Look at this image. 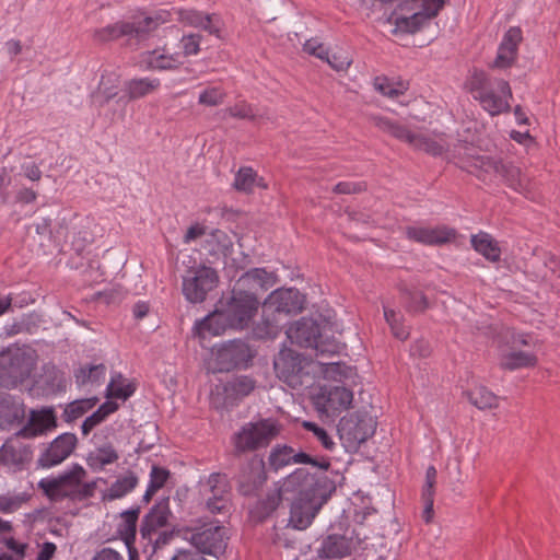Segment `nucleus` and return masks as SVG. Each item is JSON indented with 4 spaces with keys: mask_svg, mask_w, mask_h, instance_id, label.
Returning a JSON list of instances; mask_svg holds the SVG:
<instances>
[{
    "mask_svg": "<svg viewBox=\"0 0 560 560\" xmlns=\"http://www.w3.org/2000/svg\"><path fill=\"white\" fill-rule=\"evenodd\" d=\"M332 482L324 474L310 472L298 468L284 479V490L296 493L290 511L289 524L295 529L308 527L327 501Z\"/></svg>",
    "mask_w": 560,
    "mask_h": 560,
    "instance_id": "nucleus-1",
    "label": "nucleus"
},
{
    "mask_svg": "<svg viewBox=\"0 0 560 560\" xmlns=\"http://www.w3.org/2000/svg\"><path fill=\"white\" fill-rule=\"evenodd\" d=\"M466 88L491 116L509 110L508 98L512 97V92L508 81L491 79L485 71L475 69L466 81Z\"/></svg>",
    "mask_w": 560,
    "mask_h": 560,
    "instance_id": "nucleus-2",
    "label": "nucleus"
},
{
    "mask_svg": "<svg viewBox=\"0 0 560 560\" xmlns=\"http://www.w3.org/2000/svg\"><path fill=\"white\" fill-rule=\"evenodd\" d=\"M171 13L159 10L149 16H136L131 21H118L114 24L94 31L93 38L100 43L117 40L127 37L128 40L141 42L147 39L160 25L168 23Z\"/></svg>",
    "mask_w": 560,
    "mask_h": 560,
    "instance_id": "nucleus-3",
    "label": "nucleus"
},
{
    "mask_svg": "<svg viewBox=\"0 0 560 560\" xmlns=\"http://www.w3.org/2000/svg\"><path fill=\"white\" fill-rule=\"evenodd\" d=\"M371 122L381 131L407 142L416 150L424 151L433 156L442 155L448 150V142L444 135H423L410 131L406 126L387 117L374 115L370 117Z\"/></svg>",
    "mask_w": 560,
    "mask_h": 560,
    "instance_id": "nucleus-4",
    "label": "nucleus"
},
{
    "mask_svg": "<svg viewBox=\"0 0 560 560\" xmlns=\"http://www.w3.org/2000/svg\"><path fill=\"white\" fill-rule=\"evenodd\" d=\"M462 167L482 180L486 179L488 174L499 175L512 189L521 194L528 191V177L521 172L520 167L511 163H504L489 156H471L463 161Z\"/></svg>",
    "mask_w": 560,
    "mask_h": 560,
    "instance_id": "nucleus-5",
    "label": "nucleus"
},
{
    "mask_svg": "<svg viewBox=\"0 0 560 560\" xmlns=\"http://www.w3.org/2000/svg\"><path fill=\"white\" fill-rule=\"evenodd\" d=\"M280 429L278 422L270 418L245 423L232 439L235 454L267 447L278 436Z\"/></svg>",
    "mask_w": 560,
    "mask_h": 560,
    "instance_id": "nucleus-6",
    "label": "nucleus"
},
{
    "mask_svg": "<svg viewBox=\"0 0 560 560\" xmlns=\"http://www.w3.org/2000/svg\"><path fill=\"white\" fill-rule=\"evenodd\" d=\"M259 306L255 292H249L241 287H234L231 296L222 308L228 317L231 328L243 329L248 326Z\"/></svg>",
    "mask_w": 560,
    "mask_h": 560,
    "instance_id": "nucleus-7",
    "label": "nucleus"
},
{
    "mask_svg": "<svg viewBox=\"0 0 560 560\" xmlns=\"http://www.w3.org/2000/svg\"><path fill=\"white\" fill-rule=\"evenodd\" d=\"M185 538L200 555L208 553L220 557L228 547L229 530L224 526L209 523L196 528H187Z\"/></svg>",
    "mask_w": 560,
    "mask_h": 560,
    "instance_id": "nucleus-8",
    "label": "nucleus"
},
{
    "mask_svg": "<svg viewBox=\"0 0 560 560\" xmlns=\"http://www.w3.org/2000/svg\"><path fill=\"white\" fill-rule=\"evenodd\" d=\"M310 364L307 358L288 348L281 349L273 362L277 376L292 388L303 385Z\"/></svg>",
    "mask_w": 560,
    "mask_h": 560,
    "instance_id": "nucleus-9",
    "label": "nucleus"
},
{
    "mask_svg": "<svg viewBox=\"0 0 560 560\" xmlns=\"http://www.w3.org/2000/svg\"><path fill=\"white\" fill-rule=\"evenodd\" d=\"M219 282V276L215 269L208 266H199L190 269L183 278V293L191 303H201L207 294L213 290Z\"/></svg>",
    "mask_w": 560,
    "mask_h": 560,
    "instance_id": "nucleus-10",
    "label": "nucleus"
},
{
    "mask_svg": "<svg viewBox=\"0 0 560 560\" xmlns=\"http://www.w3.org/2000/svg\"><path fill=\"white\" fill-rule=\"evenodd\" d=\"M86 477L85 469L74 464L70 470L65 471L57 478L42 479L38 483L45 494L54 501L69 498L73 500L78 485Z\"/></svg>",
    "mask_w": 560,
    "mask_h": 560,
    "instance_id": "nucleus-11",
    "label": "nucleus"
},
{
    "mask_svg": "<svg viewBox=\"0 0 560 560\" xmlns=\"http://www.w3.org/2000/svg\"><path fill=\"white\" fill-rule=\"evenodd\" d=\"M375 422L366 415H350L340 419L338 433L348 448H355L375 432Z\"/></svg>",
    "mask_w": 560,
    "mask_h": 560,
    "instance_id": "nucleus-12",
    "label": "nucleus"
},
{
    "mask_svg": "<svg viewBox=\"0 0 560 560\" xmlns=\"http://www.w3.org/2000/svg\"><path fill=\"white\" fill-rule=\"evenodd\" d=\"M200 493L206 506L212 514L225 512L230 504V483L225 475L212 472L205 481H200Z\"/></svg>",
    "mask_w": 560,
    "mask_h": 560,
    "instance_id": "nucleus-13",
    "label": "nucleus"
},
{
    "mask_svg": "<svg viewBox=\"0 0 560 560\" xmlns=\"http://www.w3.org/2000/svg\"><path fill=\"white\" fill-rule=\"evenodd\" d=\"M268 460L270 467L275 470H279L290 464H308L324 472L327 471L330 467V462L328 458H314L307 453L295 452L293 447L288 445H276L271 450Z\"/></svg>",
    "mask_w": 560,
    "mask_h": 560,
    "instance_id": "nucleus-14",
    "label": "nucleus"
},
{
    "mask_svg": "<svg viewBox=\"0 0 560 560\" xmlns=\"http://www.w3.org/2000/svg\"><path fill=\"white\" fill-rule=\"evenodd\" d=\"M304 298L296 289L275 290L264 302L268 306V314L275 312L281 318L296 314L303 310Z\"/></svg>",
    "mask_w": 560,
    "mask_h": 560,
    "instance_id": "nucleus-15",
    "label": "nucleus"
},
{
    "mask_svg": "<svg viewBox=\"0 0 560 560\" xmlns=\"http://www.w3.org/2000/svg\"><path fill=\"white\" fill-rule=\"evenodd\" d=\"M406 237L410 241L427 245L441 246L455 241L457 231L446 225L436 226H407Z\"/></svg>",
    "mask_w": 560,
    "mask_h": 560,
    "instance_id": "nucleus-16",
    "label": "nucleus"
},
{
    "mask_svg": "<svg viewBox=\"0 0 560 560\" xmlns=\"http://www.w3.org/2000/svg\"><path fill=\"white\" fill-rule=\"evenodd\" d=\"M78 439L73 433H62L57 436L38 457L37 464L50 468L61 464L74 451Z\"/></svg>",
    "mask_w": 560,
    "mask_h": 560,
    "instance_id": "nucleus-17",
    "label": "nucleus"
},
{
    "mask_svg": "<svg viewBox=\"0 0 560 560\" xmlns=\"http://www.w3.org/2000/svg\"><path fill=\"white\" fill-rule=\"evenodd\" d=\"M267 480L265 462L261 457L254 456L243 466L237 476L238 491L243 495H253Z\"/></svg>",
    "mask_w": 560,
    "mask_h": 560,
    "instance_id": "nucleus-18",
    "label": "nucleus"
},
{
    "mask_svg": "<svg viewBox=\"0 0 560 560\" xmlns=\"http://www.w3.org/2000/svg\"><path fill=\"white\" fill-rule=\"evenodd\" d=\"M288 339L304 348H314L323 352L319 347L320 327L312 318L303 317L292 324L285 331Z\"/></svg>",
    "mask_w": 560,
    "mask_h": 560,
    "instance_id": "nucleus-19",
    "label": "nucleus"
},
{
    "mask_svg": "<svg viewBox=\"0 0 560 560\" xmlns=\"http://www.w3.org/2000/svg\"><path fill=\"white\" fill-rule=\"evenodd\" d=\"M353 400V393L345 386H334L318 398L316 408L327 417H335L349 409Z\"/></svg>",
    "mask_w": 560,
    "mask_h": 560,
    "instance_id": "nucleus-20",
    "label": "nucleus"
},
{
    "mask_svg": "<svg viewBox=\"0 0 560 560\" xmlns=\"http://www.w3.org/2000/svg\"><path fill=\"white\" fill-rule=\"evenodd\" d=\"M523 39L520 27H510L503 36L498 54L491 67L506 69L514 65L517 58L518 45Z\"/></svg>",
    "mask_w": 560,
    "mask_h": 560,
    "instance_id": "nucleus-21",
    "label": "nucleus"
},
{
    "mask_svg": "<svg viewBox=\"0 0 560 560\" xmlns=\"http://www.w3.org/2000/svg\"><path fill=\"white\" fill-rule=\"evenodd\" d=\"M20 438L15 433L0 448V463L13 469H22L32 457L30 446L20 442Z\"/></svg>",
    "mask_w": 560,
    "mask_h": 560,
    "instance_id": "nucleus-22",
    "label": "nucleus"
},
{
    "mask_svg": "<svg viewBox=\"0 0 560 560\" xmlns=\"http://www.w3.org/2000/svg\"><path fill=\"white\" fill-rule=\"evenodd\" d=\"M56 416L52 409L32 410L27 424L16 432V436L35 438L56 428Z\"/></svg>",
    "mask_w": 560,
    "mask_h": 560,
    "instance_id": "nucleus-23",
    "label": "nucleus"
},
{
    "mask_svg": "<svg viewBox=\"0 0 560 560\" xmlns=\"http://www.w3.org/2000/svg\"><path fill=\"white\" fill-rule=\"evenodd\" d=\"M170 515L171 510L168 498H164L156 502L142 521V537L148 538V540H152V534H155L158 528L167 524Z\"/></svg>",
    "mask_w": 560,
    "mask_h": 560,
    "instance_id": "nucleus-24",
    "label": "nucleus"
},
{
    "mask_svg": "<svg viewBox=\"0 0 560 560\" xmlns=\"http://www.w3.org/2000/svg\"><path fill=\"white\" fill-rule=\"evenodd\" d=\"M277 282V276L273 272H268L265 268H253L246 271L236 282V287L248 289L249 292H257L258 290L266 291L273 287Z\"/></svg>",
    "mask_w": 560,
    "mask_h": 560,
    "instance_id": "nucleus-25",
    "label": "nucleus"
},
{
    "mask_svg": "<svg viewBox=\"0 0 560 560\" xmlns=\"http://www.w3.org/2000/svg\"><path fill=\"white\" fill-rule=\"evenodd\" d=\"M25 417L23 404L7 394H0V428L10 429L14 424H20Z\"/></svg>",
    "mask_w": 560,
    "mask_h": 560,
    "instance_id": "nucleus-26",
    "label": "nucleus"
},
{
    "mask_svg": "<svg viewBox=\"0 0 560 560\" xmlns=\"http://www.w3.org/2000/svg\"><path fill=\"white\" fill-rule=\"evenodd\" d=\"M284 324V319L275 312L268 314V306L264 304L261 319L254 326L253 334L258 339H275Z\"/></svg>",
    "mask_w": 560,
    "mask_h": 560,
    "instance_id": "nucleus-27",
    "label": "nucleus"
},
{
    "mask_svg": "<svg viewBox=\"0 0 560 560\" xmlns=\"http://www.w3.org/2000/svg\"><path fill=\"white\" fill-rule=\"evenodd\" d=\"M171 15H177V20L186 25L200 27L210 34L219 36L220 28L212 22L213 15L203 14L196 10H174ZM173 16H171V22Z\"/></svg>",
    "mask_w": 560,
    "mask_h": 560,
    "instance_id": "nucleus-28",
    "label": "nucleus"
},
{
    "mask_svg": "<svg viewBox=\"0 0 560 560\" xmlns=\"http://www.w3.org/2000/svg\"><path fill=\"white\" fill-rule=\"evenodd\" d=\"M161 86L158 78H135L124 83L122 91L128 101H135L154 93Z\"/></svg>",
    "mask_w": 560,
    "mask_h": 560,
    "instance_id": "nucleus-29",
    "label": "nucleus"
},
{
    "mask_svg": "<svg viewBox=\"0 0 560 560\" xmlns=\"http://www.w3.org/2000/svg\"><path fill=\"white\" fill-rule=\"evenodd\" d=\"M149 68L155 70H173L184 63L179 52H170L166 48L148 51L144 57Z\"/></svg>",
    "mask_w": 560,
    "mask_h": 560,
    "instance_id": "nucleus-30",
    "label": "nucleus"
},
{
    "mask_svg": "<svg viewBox=\"0 0 560 560\" xmlns=\"http://www.w3.org/2000/svg\"><path fill=\"white\" fill-rule=\"evenodd\" d=\"M351 552V542L343 536L340 535H329L327 536L320 549L318 550V555L320 558L326 559H340L349 556Z\"/></svg>",
    "mask_w": 560,
    "mask_h": 560,
    "instance_id": "nucleus-31",
    "label": "nucleus"
},
{
    "mask_svg": "<svg viewBox=\"0 0 560 560\" xmlns=\"http://www.w3.org/2000/svg\"><path fill=\"white\" fill-rule=\"evenodd\" d=\"M470 243L472 248L482 255L487 260L497 262L501 257V249L494 238L486 232H479L471 235Z\"/></svg>",
    "mask_w": 560,
    "mask_h": 560,
    "instance_id": "nucleus-32",
    "label": "nucleus"
},
{
    "mask_svg": "<svg viewBox=\"0 0 560 560\" xmlns=\"http://www.w3.org/2000/svg\"><path fill=\"white\" fill-rule=\"evenodd\" d=\"M283 492H287L284 483L280 488L269 491L265 499L257 501L250 511L252 515L260 522L266 520L279 506Z\"/></svg>",
    "mask_w": 560,
    "mask_h": 560,
    "instance_id": "nucleus-33",
    "label": "nucleus"
},
{
    "mask_svg": "<svg viewBox=\"0 0 560 560\" xmlns=\"http://www.w3.org/2000/svg\"><path fill=\"white\" fill-rule=\"evenodd\" d=\"M226 327H230V324H228V317H225V312L222 307L206 316L196 325L198 334L202 337H205L207 332L214 336L221 335Z\"/></svg>",
    "mask_w": 560,
    "mask_h": 560,
    "instance_id": "nucleus-34",
    "label": "nucleus"
},
{
    "mask_svg": "<svg viewBox=\"0 0 560 560\" xmlns=\"http://www.w3.org/2000/svg\"><path fill=\"white\" fill-rule=\"evenodd\" d=\"M233 247L232 238L221 230L212 231L206 240V248L214 256H228Z\"/></svg>",
    "mask_w": 560,
    "mask_h": 560,
    "instance_id": "nucleus-35",
    "label": "nucleus"
},
{
    "mask_svg": "<svg viewBox=\"0 0 560 560\" xmlns=\"http://www.w3.org/2000/svg\"><path fill=\"white\" fill-rule=\"evenodd\" d=\"M536 364V355L524 351H511L504 354L500 362L501 368L509 371L522 368H530L535 366Z\"/></svg>",
    "mask_w": 560,
    "mask_h": 560,
    "instance_id": "nucleus-36",
    "label": "nucleus"
},
{
    "mask_svg": "<svg viewBox=\"0 0 560 560\" xmlns=\"http://www.w3.org/2000/svg\"><path fill=\"white\" fill-rule=\"evenodd\" d=\"M118 457V453L113 445L107 444L90 452L86 462L91 468L102 469L104 466L115 463Z\"/></svg>",
    "mask_w": 560,
    "mask_h": 560,
    "instance_id": "nucleus-37",
    "label": "nucleus"
},
{
    "mask_svg": "<svg viewBox=\"0 0 560 560\" xmlns=\"http://www.w3.org/2000/svg\"><path fill=\"white\" fill-rule=\"evenodd\" d=\"M467 397L480 410L493 409L499 406V397L485 386H479L468 392Z\"/></svg>",
    "mask_w": 560,
    "mask_h": 560,
    "instance_id": "nucleus-38",
    "label": "nucleus"
},
{
    "mask_svg": "<svg viewBox=\"0 0 560 560\" xmlns=\"http://www.w3.org/2000/svg\"><path fill=\"white\" fill-rule=\"evenodd\" d=\"M97 401L98 399L96 397L77 399L66 406L62 413V419L68 423L73 422L90 411L92 408H94Z\"/></svg>",
    "mask_w": 560,
    "mask_h": 560,
    "instance_id": "nucleus-39",
    "label": "nucleus"
},
{
    "mask_svg": "<svg viewBox=\"0 0 560 560\" xmlns=\"http://www.w3.org/2000/svg\"><path fill=\"white\" fill-rule=\"evenodd\" d=\"M228 392L233 395L236 402L244 397L248 396L256 387V382L249 376H237L234 380L225 383Z\"/></svg>",
    "mask_w": 560,
    "mask_h": 560,
    "instance_id": "nucleus-40",
    "label": "nucleus"
},
{
    "mask_svg": "<svg viewBox=\"0 0 560 560\" xmlns=\"http://www.w3.org/2000/svg\"><path fill=\"white\" fill-rule=\"evenodd\" d=\"M135 386L130 383H126V380L119 373L112 376V380L106 388L107 397L122 400L129 398L135 393Z\"/></svg>",
    "mask_w": 560,
    "mask_h": 560,
    "instance_id": "nucleus-41",
    "label": "nucleus"
},
{
    "mask_svg": "<svg viewBox=\"0 0 560 560\" xmlns=\"http://www.w3.org/2000/svg\"><path fill=\"white\" fill-rule=\"evenodd\" d=\"M210 404L217 410H230L237 405L233 395L228 392L226 384L215 385L210 394Z\"/></svg>",
    "mask_w": 560,
    "mask_h": 560,
    "instance_id": "nucleus-42",
    "label": "nucleus"
},
{
    "mask_svg": "<svg viewBox=\"0 0 560 560\" xmlns=\"http://www.w3.org/2000/svg\"><path fill=\"white\" fill-rule=\"evenodd\" d=\"M139 514V508L131 509L121 514L122 522L119 525L118 532L122 535L127 547L130 546V540L135 539Z\"/></svg>",
    "mask_w": 560,
    "mask_h": 560,
    "instance_id": "nucleus-43",
    "label": "nucleus"
},
{
    "mask_svg": "<svg viewBox=\"0 0 560 560\" xmlns=\"http://www.w3.org/2000/svg\"><path fill=\"white\" fill-rule=\"evenodd\" d=\"M221 357L228 358L232 364L238 365L250 358L249 348L245 342L234 340L222 350Z\"/></svg>",
    "mask_w": 560,
    "mask_h": 560,
    "instance_id": "nucleus-44",
    "label": "nucleus"
},
{
    "mask_svg": "<svg viewBox=\"0 0 560 560\" xmlns=\"http://www.w3.org/2000/svg\"><path fill=\"white\" fill-rule=\"evenodd\" d=\"M138 483V478L133 472L118 478L108 489L109 499H118L131 491Z\"/></svg>",
    "mask_w": 560,
    "mask_h": 560,
    "instance_id": "nucleus-45",
    "label": "nucleus"
},
{
    "mask_svg": "<svg viewBox=\"0 0 560 560\" xmlns=\"http://www.w3.org/2000/svg\"><path fill=\"white\" fill-rule=\"evenodd\" d=\"M257 174L252 167H241L235 175L233 187L243 192H252Z\"/></svg>",
    "mask_w": 560,
    "mask_h": 560,
    "instance_id": "nucleus-46",
    "label": "nucleus"
},
{
    "mask_svg": "<svg viewBox=\"0 0 560 560\" xmlns=\"http://www.w3.org/2000/svg\"><path fill=\"white\" fill-rule=\"evenodd\" d=\"M225 91L220 86H208L198 96V104L208 107H215L224 103Z\"/></svg>",
    "mask_w": 560,
    "mask_h": 560,
    "instance_id": "nucleus-47",
    "label": "nucleus"
},
{
    "mask_svg": "<svg viewBox=\"0 0 560 560\" xmlns=\"http://www.w3.org/2000/svg\"><path fill=\"white\" fill-rule=\"evenodd\" d=\"M384 317L397 339L406 340L409 337V329L404 326L402 316L399 313L384 307Z\"/></svg>",
    "mask_w": 560,
    "mask_h": 560,
    "instance_id": "nucleus-48",
    "label": "nucleus"
},
{
    "mask_svg": "<svg viewBox=\"0 0 560 560\" xmlns=\"http://www.w3.org/2000/svg\"><path fill=\"white\" fill-rule=\"evenodd\" d=\"M374 88L384 96L389 98H397L402 95L407 86L404 83H398L396 86L387 78H376L374 80Z\"/></svg>",
    "mask_w": 560,
    "mask_h": 560,
    "instance_id": "nucleus-49",
    "label": "nucleus"
},
{
    "mask_svg": "<svg viewBox=\"0 0 560 560\" xmlns=\"http://www.w3.org/2000/svg\"><path fill=\"white\" fill-rule=\"evenodd\" d=\"M428 21L421 13L416 12L410 16L398 18L396 20V26L399 31L406 33H416L419 31Z\"/></svg>",
    "mask_w": 560,
    "mask_h": 560,
    "instance_id": "nucleus-50",
    "label": "nucleus"
},
{
    "mask_svg": "<svg viewBox=\"0 0 560 560\" xmlns=\"http://www.w3.org/2000/svg\"><path fill=\"white\" fill-rule=\"evenodd\" d=\"M302 425L304 429H306L307 431H310L314 434V436L320 442V444L323 445V447L325 450L334 451L336 444H335L332 438L328 434V432L324 428H322L311 421H304L302 423Z\"/></svg>",
    "mask_w": 560,
    "mask_h": 560,
    "instance_id": "nucleus-51",
    "label": "nucleus"
},
{
    "mask_svg": "<svg viewBox=\"0 0 560 560\" xmlns=\"http://www.w3.org/2000/svg\"><path fill=\"white\" fill-rule=\"evenodd\" d=\"M201 38V35L194 33L184 35L180 39L182 58L197 55L200 51Z\"/></svg>",
    "mask_w": 560,
    "mask_h": 560,
    "instance_id": "nucleus-52",
    "label": "nucleus"
},
{
    "mask_svg": "<svg viewBox=\"0 0 560 560\" xmlns=\"http://www.w3.org/2000/svg\"><path fill=\"white\" fill-rule=\"evenodd\" d=\"M20 354V352H0V366H8L10 375L20 378L21 377V357L12 355Z\"/></svg>",
    "mask_w": 560,
    "mask_h": 560,
    "instance_id": "nucleus-53",
    "label": "nucleus"
},
{
    "mask_svg": "<svg viewBox=\"0 0 560 560\" xmlns=\"http://www.w3.org/2000/svg\"><path fill=\"white\" fill-rule=\"evenodd\" d=\"M45 382L51 387H65L63 373L54 364L48 363L43 368Z\"/></svg>",
    "mask_w": 560,
    "mask_h": 560,
    "instance_id": "nucleus-54",
    "label": "nucleus"
},
{
    "mask_svg": "<svg viewBox=\"0 0 560 560\" xmlns=\"http://www.w3.org/2000/svg\"><path fill=\"white\" fill-rule=\"evenodd\" d=\"M226 113L231 117L240 118V119L254 120L256 118L254 107L244 101L238 102V103L234 104L233 106L229 107L226 109Z\"/></svg>",
    "mask_w": 560,
    "mask_h": 560,
    "instance_id": "nucleus-55",
    "label": "nucleus"
},
{
    "mask_svg": "<svg viewBox=\"0 0 560 560\" xmlns=\"http://www.w3.org/2000/svg\"><path fill=\"white\" fill-rule=\"evenodd\" d=\"M324 373L326 377L341 380L342 377H348L351 374V368L345 363L330 362L325 363Z\"/></svg>",
    "mask_w": 560,
    "mask_h": 560,
    "instance_id": "nucleus-56",
    "label": "nucleus"
},
{
    "mask_svg": "<svg viewBox=\"0 0 560 560\" xmlns=\"http://www.w3.org/2000/svg\"><path fill=\"white\" fill-rule=\"evenodd\" d=\"M410 301L407 304V311L410 313H422L429 307L427 296L421 292L410 293Z\"/></svg>",
    "mask_w": 560,
    "mask_h": 560,
    "instance_id": "nucleus-57",
    "label": "nucleus"
},
{
    "mask_svg": "<svg viewBox=\"0 0 560 560\" xmlns=\"http://www.w3.org/2000/svg\"><path fill=\"white\" fill-rule=\"evenodd\" d=\"M170 477V471L159 466H152L149 485L152 489H161Z\"/></svg>",
    "mask_w": 560,
    "mask_h": 560,
    "instance_id": "nucleus-58",
    "label": "nucleus"
},
{
    "mask_svg": "<svg viewBox=\"0 0 560 560\" xmlns=\"http://www.w3.org/2000/svg\"><path fill=\"white\" fill-rule=\"evenodd\" d=\"M444 5V0H422V9L418 11L429 22L435 18Z\"/></svg>",
    "mask_w": 560,
    "mask_h": 560,
    "instance_id": "nucleus-59",
    "label": "nucleus"
},
{
    "mask_svg": "<svg viewBox=\"0 0 560 560\" xmlns=\"http://www.w3.org/2000/svg\"><path fill=\"white\" fill-rule=\"evenodd\" d=\"M116 95H117V91L114 88H107L105 84V79H104V77H102L97 92L94 95V101L100 106H104Z\"/></svg>",
    "mask_w": 560,
    "mask_h": 560,
    "instance_id": "nucleus-60",
    "label": "nucleus"
},
{
    "mask_svg": "<svg viewBox=\"0 0 560 560\" xmlns=\"http://www.w3.org/2000/svg\"><path fill=\"white\" fill-rule=\"evenodd\" d=\"M105 370H106V368L104 364L90 365L88 368L86 366L80 368L74 374L75 381L78 384L84 385L85 383L90 382L91 373L105 372Z\"/></svg>",
    "mask_w": 560,
    "mask_h": 560,
    "instance_id": "nucleus-61",
    "label": "nucleus"
},
{
    "mask_svg": "<svg viewBox=\"0 0 560 560\" xmlns=\"http://www.w3.org/2000/svg\"><path fill=\"white\" fill-rule=\"evenodd\" d=\"M303 50L310 55H313L322 60L327 59L328 50L324 44L318 43L315 39H308L303 45Z\"/></svg>",
    "mask_w": 560,
    "mask_h": 560,
    "instance_id": "nucleus-62",
    "label": "nucleus"
},
{
    "mask_svg": "<svg viewBox=\"0 0 560 560\" xmlns=\"http://www.w3.org/2000/svg\"><path fill=\"white\" fill-rule=\"evenodd\" d=\"M365 190L364 183L340 182L334 187L336 194H359Z\"/></svg>",
    "mask_w": 560,
    "mask_h": 560,
    "instance_id": "nucleus-63",
    "label": "nucleus"
},
{
    "mask_svg": "<svg viewBox=\"0 0 560 560\" xmlns=\"http://www.w3.org/2000/svg\"><path fill=\"white\" fill-rule=\"evenodd\" d=\"M92 560H125L124 556L110 547L98 550Z\"/></svg>",
    "mask_w": 560,
    "mask_h": 560,
    "instance_id": "nucleus-64",
    "label": "nucleus"
}]
</instances>
